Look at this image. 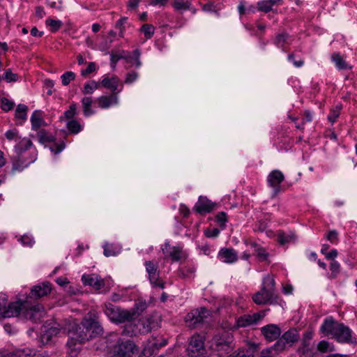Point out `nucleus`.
Wrapping results in <instances>:
<instances>
[{
	"mask_svg": "<svg viewBox=\"0 0 357 357\" xmlns=\"http://www.w3.org/2000/svg\"><path fill=\"white\" fill-rule=\"evenodd\" d=\"M321 331L326 335H332L340 342H349L351 338V330L332 318L325 319L321 326Z\"/></svg>",
	"mask_w": 357,
	"mask_h": 357,
	"instance_id": "obj_1",
	"label": "nucleus"
},
{
	"mask_svg": "<svg viewBox=\"0 0 357 357\" xmlns=\"http://www.w3.org/2000/svg\"><path fill=\"white\" fill-rule=\"evenodd\" d=\"M275 284L273 278H265L261 289L253 295V301L257 305L277 303L278 297L275 292Z\"/></svg>",
	"mask_w": 357,
	"mask_h": 357,
	"instance_id": "obj_2",
	"label": "nucleus"
},
{
	"mask_svg": "<svg viewBox=\"0 0 357 357\" xmlns=\"http://www.w3.org/2000/svg\"><path fill=\"white\" fill-rule=\"evenodd\" d=\"M105 313L112 322L116 323L130 322L138 316L135 310H124L112 303L105 304Z\"/></svg>",
	"mask_w": 357,
	"mask_h": 357,
	"instance_id": "obj_3",
	"label": "nucleus"
},
{
	"mask_svg": "<svg viewBox=\"0 0 357 357\" xmlns=\"http://www.w3.org/2000/svg\"><path fill=\"white\" fill-rule=\"evenodd\" d=\"M66 330H68L70 338V343L73 344L83 343L91 338V335L89 334V331H87V326L85 324V319L80 324L75 321L70 322Z\"/></svg>",
	"mask_w": 357,
	"mask_h": 357,
	"instance_id": "obj_4",
	"label": "nucleus"
},
{
	"mask_svg": "<svg viewBox=\"0 0 357 357\" xmlns=\"http://www.w3.org/2000/svg\"><path fill=\"white\" fill-rule=\"evenodd\" d=\"M211 312L206 307L192 310L185 316V321L192 328H198L208 322Z\"/></svg>",
	"mask_w": 357,
	"mask_h": 357,
	"instance_id": "obj_5",
	"label": "nucleus"
},
{
	"mask_svg": "<svg viewBox=\"0 0 357 357\" xmlns=\"http://www.w3.org/2000/svg\"><path fill=\"white\" fill-rule=\"evenodd\" d=\"M300 338L298 331L296 328H290L286 331L273 345L276 352H280L287 347L292 346Z\"/></svg>",
	"mask_w": 357,
	"mask_h": 357,
	"instance_id": "obj_6",
	"label": "nucleus"
},
{
	"mask_svg": "<svg viewBox=\"0 0 357 357\" xmlns=\"http://www.w3.org/2000/svg\"><path fill=\"white\" fill-rule=\"evenodd\" d=\"M137 347L130 340H119L114 348V354L111 357H132Z\"/></svg>",
	"mask_w": 357,
	"mask_h": 357,
	"instance_id": "obj_7",
	"label": "nucleus"
},
{
	"mask_svg": "<svg viewBox=\"0 0 357 357\" xmlns=\"http://www.w3.org/2000/svg\"><path fill=\"white\" fill-rule=\"evenodd\" d=\"M189 357H199L205 353L204 341L200 335H193L187 347Z\"/></svg>",
	"mask_w": 357,
	"mask_h": 357,
	"instance_id": "obj_8",
	"label": "nucleus"
},
{
	"mask_svg": "<svg viewBox=\"0 0 357 357\" xmlns=\"http://www.w3.org/2000/svg\"><path fill=\"white\" fill-rule=\"evenodd\" d=\"M140 54L139 50H134L132 54L130 52L126 54L124 51H123L122 54H116L112 52L110 54L111 67L112 68H115L116 62L121 59H125L126 62H131L132 59H134L136 61V67L139 68L142 65L139 59Z\"/></svg>",
	"mask_w": 357,
	"mask_h": 357,
	"instance_id": "obj_9",
	"label": "nucleus"
},
{
	"mask_svg": "<svg viewBox=\"0 0 357 357\" xmlns=\"http://www.w3.org/2000/svg\"><path fill=\"white\" fill-rule=\"evenodd\" d=\"M145 266L151 284L154 287L164 289L165 283L159 280V271H158L157 264L152 261H147L145 262Z\"/></svg>",
	"mask_w": 357,
	"mask_h": 357,
	"instance_id": "obj_10",
	"label": "nucleus"
},
{
	"mask_svg": "<svg viewBox=\"0 0 357 357\" xmlns=\"http://www.w3.org/2000/svg\"><path fill=\"white\" fill-rule=\"evenodd\" d=\"M22 314L26 319H29L33 322H37L40 321L43 318L45 314V311L43 307L40 305H36L28 307L24 304Z\"/></svg>",
	"mask_w": 357,
	"mask_h": 357,
	"instance_id": "obj_11",
	"label": "nucleus"
},
{
	"mask_svg": "<svg viewBox=\"0 0 357 357\" xmlns=\"http://www.w3.org/2000/svg\"><path fill=\"white\" fill-rule=\"evenodd\" d=\"M264 317V312H257L253 314L241 316L236 320L237 328H244L257 324Z\"/></svg>",
	"mask_w": 357,
	"mask_h": 357,
	"instance_id": "obj_12",
	"label": "nucleus"
},
{
	"mask_svg": "<svg viewBox=\"0 0 357 357\" xmlns=\"http://www.w3.org/2000/svg\"><path fill=\"white\" fill-rule=\"evenodd\" d=\"M24 305L20 302L10 303L8 306L6 305L2 312V317L4 318H10L18 316L20 313H23Z\"/></svg>",
	"mask_w": 357,
	"mask_h": 357,
	"instance_id": "obj_13",
	"label": "nucleus"
},
{
	"mask_svg": "<svg viewBox=\"0 0 357 357\" xmlns=\"http://www.w3.org/2000/svg\"><path fill=\"white\" fill-rule=\"evenodd\" d=\"M51 290L52 287L50 282H43L33 287L29 294V297L31 298H39L50 294Z\"/></svg>",
	"mask_w": 357,
	"mask_h": 357,
	"instance_id": "obj_14",
	"label": "nucleus"
},
{
	"mask_svg": "<svg viewBox=\"0 0 357 357\" xmlns=\"http://www.w3.org/2000/svg\"><path fill=\"white\" fill-rule=\"evenodd\" d=\"M284 178L283 174L279 170H273L269 174L268 182L274 188V195H276L280 191V183L283 181Z\"/></svg>",
	"mask_w": 357,
	"mask_h": 357,
	"instance_id": "obj_15",
	"label": "nucleus"
},
{
	"mask_svg": "<svg viewBox=\"0 0 357 357\" xmlns=\"http://www.w3.org/2000/svg\"><path fill=\"white\" fill-rule=\"evenodd\" d=\"M82 280L85 285L91 286L96 290H100L105 287L104 280L95 274L83 275Z\"/></svg>",
	"mask_w": 357,
	"mask_h": 357,
	"instance_id": "obj_16",
	"label": "nucleus"
},
{
	"mask_svg": "<svg viewBox=\"0 0 357 357\" xmlns=\"http://www.w3.org/2000/svg\"><path fill=\"white\" fill-rule=\"evenodd\" d=\"M100 84L105 88L110 90L112 93L118 94L122 89V86L120 89H118L119 79L116 76H112V77L105 76Z\"/></svg>",
	"mask_w": 357,
	"mask_h": 357,
	"instance_id": "obj_17",
	"label": "nucleus"
},
{
	"mask_svg": "<svg viewBox=\"0 0 357 357\" xmlns=\"http://www.w3.org/2000/svg\"><path fill=\"white\" fill-rule=\"evenodd\" d=\"M167 257H169L172 261H178L184 257L182 249L179 247L171 248L169 243H166L162 248Z\"/></svg>",
	"mask_w": 357,
	"mask_h": 357,
	"instance_id": "obj_18",
	"label": "nucleus"
},
{
	"mask_svg": "<svg viewBox=\"0 0 357 357\" xmlns=\"http://www.w3.org/2000/svg\"><path fill=\"white\" fill-rule=\"evenodd\" d=\"M261 333L266 340L271 342L280 337L281 330L278 326L270 324L261 328Z\"/></svg>",
	"mask_w": 357,
	"mask_h": 357,
	"instance_id": "obj_19",
	"label": "nucleus"
},
{
	"mask_svg": "<svg viewBox=\"0 0 357 357\" xmlns=\"http://www.w3.org/2000/svg\"><path fill=\"white\" fill-rule=\"evenodd\" d=\"M61 330L63 331H66V328L60 327L59 324H56V326H52L44 331L43 334L41 335V341L43 344H50L52 341V337L56 336Z\"/></svg>",
	"mask_w": 357,
	"mask_h": 357,
	"instance_id": "obj_20",
	"label": "nucleus"
},
{
	"mask_svg": "<svg viewBox=\"0 0 357 357\" xmlns=\"http://www.w3.org/2000/svg\"><path fill=\"white\" fill-rule=\"evenodd\" d=\"M85 324L87 326L89 334L91 335V338L102 333V328L100 323L91 317L85 318Z\"/></svg>",
	"mask_w": 357,
	"mask_h": 357,
	"instance_id": "obj_21",
	"label": "nucleus"
},
{
	"mask_svg": "<svg viewBox=\"0 0 357 357\" xmlns=\"http://www.w3.org/2000/svg\"><path fill=\"white\" fill-rule=\"evenodd\" d=\"M218 258L225 263H233L237 260V253L233 248H222L219 251Z\"/></svg>",
	"mask_w": 357,
	"mask_h": 357,
	"instance_id": "obj_22",
	"label": "nucleus"
},
{
	"mask_svg": "<svg viewBox=\"0 0 357 357\" xmlns=\"http://www.w3.org/2000/svg\"><path fill=\"white\" fill-rule=\"evenodd\" d=\"M197 212L199 213H209L214 208V204L206 197H199L198 202L195 206Z\"/></svg>",
	"mask_w": 357,
	"mask_h": 357,
	"instance_id": "obj_23",
	"label": "nucleus"
},
{
	"mask_svg": "<svg viewBox=\"0 0 357 357\" xmlns=\"http://www.w3.org/2000/svg\"><path fill=\"white\" fill-rule=\"evenodd\" d=\"M98 106L101 108L106 109L112 105H117L119 98L117 94L112 93L110 96H102L97 99Z\"/></svg>",
	"mask_w": 357,
	"mask_h": 357,
	"instance_id": "obj_24",
	"label": "nucleus"
},
{
	"mask_svg": "<svg viewBox=\"0 0 357 357\" xmlns=\"http://www.w3.org/2000/svg\"><path fill=\"white\" fill-rule=\"evenodd\" d=\"M214 346L229 345L233 344V336L228 332H222L215 335Z\"/></svg>",
	"mask_w": 357,
	"mask_h": 357,
	"instance_id": "obj_25",
	"label": "nucleus"
},
{
	"mask_svg": "<svg viewBox=\"0 0 357 357\" xmlns=\"http://www.w3.org/2000/svg\"><path fill=\"white\" fill-rule=\"evenodd\" d=\"M138 324L140 326L139 328V332L140 333H149L153 328L155 327V321L151 317L142 318L138 321Z\"/></svg>",
	"mask_w": 357,
	"mask_h": 357,
	"instance_id": "obj_26",
	"label": "nucleus"
},
{
	"mask_svg": "<svg viewBox=\"0 0 357 357\" xmlns=\"http://www.w3.org/2000/svg\"><path fill=\"white\" fill-rule=\"evenodd\" d=\"M246 243L254 248L255 255L260 261H266L268 260L269 254L264 248L261 247L255 242H247Z\"/></svg>",
	"mask_w": 357,
	"mask_h": 357,
	"instance_id": "obj_27",
	"label": "nucleus"
},
{
	"mask_svg": "<svg viewBox=\"0 0 357 357\" xmlns=\"http://www.w3.org/2000/svg\"><path fill=\"white\" fill-rule=\"evenodd\" d=\"M32 130H36L40 127L45 126V123L42 118V114L40 111L36 110L33 112L31 117Z\"/></svg>",
	"mask_w": 357,
	"mask_h": 357,
	"instance_id": "obj_28",
	"label": "nucleus"
},
{
	"mask_svg": "<svg viewBox=\"0 0 357 357\" xmlns=\"http://www.w3.org/2000/svg\"><path fill=\"white\" fill-rule=\"evenodd\" d=\"M292 38L287 33H279L276 36L274 44L278 47H284L285 45L291 44Z\"/></svg>",
	"mask_w": 357,
	"mask_h": 357,
	"instance_id": "obj_29",
	"label": "nucleus"
},
{
	"mask_svg": "<svg viewBox=\"0 0 357 357\" xmlns=\"http://www.w3.org/2000/svg\"><path fill=\"white\" fill-rule=\"evenodd\" d=\"M28 110L27 106L23 104L17 105L15 110V118L20 121L17 125H22V123L26 120V112Z\"/></svg>",
	"mask_w": 357,
	"mask_h": 357,
	"instance_id": "obj_30",
	"label": "nucleus"
},
{
	"mask_svg": "<svg viewBox=\"0 0 357 357\" xmlns=\"http://www.w3.org/2000/svg\"><path fill=\"white\" fill-rule=\"evenodd\" d=\"M277 240L281 245H285L291 242H294L296 236L293 233L286 234L283 231L278 233Z\"/></svg>",
	"mask_w": 357,
	"mask_h": 357,
	"instance_id": "obj_31",
	"label": "nucleus"
},
{
	"mask_svg": "<svg viewBox=\"0 0 357 357\" xmlns=\"http://www.w3.org/2000/svg\"><path fill=\"white\" fill-rule=\"evenodd\" d=\"M32 146V142L29 139H20L15 148L18 153H21L28 150Z\"/></svg>",
	"mask_w": 357,
	"mask_h": 357,
	"instance_id": "obj_32",
	"label": "nucleus"
},
{
	"mask_svg": "<svg viewBox=\"0 0 357 357\" xmlns=\"http://www.w3.org/2000/svg\"><path fill=\"white\" fill-rule=\"evenodd\" d=\"M138 333H139V329H137L136 325L130 323L125 326L121 334L123 335L132 337L137 335Z\"/></svg>",
	"mask_w": 357,
	"mask_h": 357,
	"instance_id": "obj_33",
	"label": "nucleus"
},
{
	"mask_svg": "<svg viewBox=\"0 0 357 357\" xmlns=\"http://www.w3.org/2000/svg\"><path fill=\"white\" fill-rule=\"evenodd\" d=\"M254 351L255 349L251 347L242 348L240 349L236 354H234L229 357H254Z\"/></svg>",
	"mask_w": 357,
	"mask_h": 357,
	"instance_id": "obj_34",
	"label": "nucleus"
},
{
	"mask_svg": "<svg viewBox=\"0 0 357 357\" xmlns=\"http://www.w3.org/2000/svg\"><path fill=\"white\" fill-rule=\"evenodd\" d=\"M332 60L335 63L336 67L340 70L350 68L339 54H333L332 55Z\"/></svg>",
	"mask_w": 357,
	"mask_h": 357,
	"instance_id": "obj_35",
	"label": "nucleus"
},
{
	"mask_svg": "<svg viewBox=\"0 0 357 357\" xmlns=\"http://www.w3.org/2000/svg\"><path fill=\"white\" fill-rule=\"evenodd\" d=\"M82 103L84 114L86 116L91 115L93 113V110L91 109L92 98L91 97H84L82 100Z\"/></svg>",
	"mask_w": 357,
	"mask_h": 357,
	"instance_id": "obj_36",
	"label": "nucleus"
},
{
	"mask_svg": "<svg viewBox=\"0 0 357 357\" xmlns=\"http://www.w3.org/2000/svg\"><path fill=\"white\" fill-rule=\"evenodd\" d=\"M100 85V82L92 80L85 84L82 92L84 94H91L94 90L99 89Z\"/></svg>",
	"mask_w": 357,
	"mask_h": 357,
	"instance_id": "obj_37",
	"label": "nucleus"
},
{
	"mask_svg": "<svg viewBox=\"0 0 357 357\" xmlns=\"http://www.w3.org/2000/svg\"><path fill=\"white\" fill-rule=\"evenodd\" d=\"M103 253L105 257L115 256L119 252V248L116 246L114 245L113 244H109L108 243H106L103 245Z\"/></svg>",
	"mask_w": 357,
	"mask_h": 357,
	"instance_id": "obj_38",
	"label": "nucleus"
},
{
	"mask_svg": "<svg viewBox=\"0 0 357 357\" xmlns=\"http://www.w3.org/2000/svg\"><path fill=\"white\" fill-rule=\"evenodd\" d=\"M234 348V344L215 346V349L218 355L223 357L224 356L229 354Z\"/></svg>",
	"mask_w": 357,
	"mask_h": 357,
	"instance_id": "obj_39",
	"label": "nucleus"
},
{
	"mask_svg": "<svg viewBox=\"0 0 357 357\" xmlns=\"http://www.w3.org/2000/svg\"><path fill=\"white\" fill-rule=\"evenodd\" d=\"M173 7L176 10H185L190 9V3L188 1L174 0Z\"/></svg>",
	"mask_w": 357,
	"mask_h": 357,
	"instance_id": "obj_40",
	"label": "nucleus"
},
{
	"mask_svg": "<svg viewBox=\"0 0 357 357\" xmlns=\"http://www.w3.org/2000/svg\"><path fill=\"white\" fill-rule=\"evenodd\" d=\"M258 9L264 13H268L272 10L274 6L270 0L261 1L257 3Z\"/></svg>",
	"mask_w": 357,
	"mask_h": 357,
	"instance_id": "obj_41",
	"label": "nucleus"
},
{
	"mask_svg": "<svg viewBox=\"0 0 357 357\" xmlns=\"http://www.w3.org/2000/svg\"><path fill=\"white\" fill-rule=\"evenodd\" d=\"M67 128L73 134L78 133L82 129L80 123L75 120L69 121L67 123Z\"/></svg>",
	"mask_w": 357,
	"mask_h": 357,
	"instance_id": "obj_42",
	"label": "nucleus"
},
{
	"mask_svg": "<svg viewBox=\"0 0 357 357\" xmlns=\"http://www.w3.org/2000/svg\"><path fill=\"white\" fill-rule=\"evenodd\" d=\"M46 24L50 26L51 31L52 32H56L58 31L62 26L63 23L60 20H55L52 19H47L46 20Z\"/></svg>",
	"mask_w": 357,
	"mask_h": 357,
	"instance_id": "obj_43",
	"label": "nucleus"
},
{
	"mask_svg": "<svg viewBox=\"0 0 357 357\" xmlns=\"http://www.w3.org/2000/svg\"><path fill=\"white\" fill-rule=\"evenodd\" d=\"M61 78L62 80V84L63 86H67L72 80L75 79V74L73 72L68 71L63 74Z\"/></svg>",
	"mask_w": 357,
	"mask_h": 357,
	"instance_id": "obj_44",
	"label": "nucleus"
},
{
	"mask_svg": "<svg viewBox=\"0 0 357 357\" xmlns=\"http://www.w3.org/2000/svg\"><path fill=\"white\" fill-rule=\"evenodd\" d=\"M341 108L340 105H336L335 108L331 110V112L328 116V119L330 122L334 123L336 121L337 118L340 115Z\"/></svg>",
	"mask_w": 357,
	"mask_h": 357,
	"instance_id": "obj_45",
	"label": "nucleus"
},
{
	"mask_svg": "<svg viewBox=\"0 0 357 357\" xmlns=\"http://www.w3.org/2000/svg\"><path fill=\"white\" fill-rule=\"evenodd\" d=\"M2 78L6 79L8 82H11L17 81L19 76L17 74L13 73L10 69H8L2 76Z\"/></svg>",
	"mask_w": 357,
	"mask_h": 357,
	"instance_id": "obj_46",
	"label": "nucleus"
},
{
	"mask_svg": "<svg viewBox=\"0 0 357 357\" xmlns=\"http://www.w3.org/2000/svg\"><path fill=\"white\" fill-rule=\"evenodd\" d=\"M142 31L144 33L146 38H150L153 35L154 28L151 24H144L141 28Z\"/></svg>",
	"mask_w": 357,
	"mask_h": 357,
	"instance_id": "obj_47",
	"label": "nucleus"
},
{
	"mask_svg": "<svg viewBox=\"0 0 357 357\" xmlns=\"http://www.w3.org/2000/svg\"><path fill=\"white\" fill-rule=\"evenodd\" d=\"M7 139L17 142L20 137L18 135V131L16 129L9 130L5 133Z\"/></svg>",
	"mask_w": 357,
	"mask_h": 357,
	"instance_id": "obj_48",
	"label": "nucleus"
},
{
	"mask_svg": "<svg viewBox=\"0 0 357 357\" xmlns=\"http://www.w3.org/2000/svg\"><path fill=\"white\" fill-rule=\"evenodd\" d=\"M127 17H122L116 23V28L119 29V36L123 38L125 29V24L127 22Z\"/></svg>",
	"mask_w": 357,
	"mask_h": 357,
	"instance_id": "obj_49",
	"label": "nucleus"
},
{
	"mask_svg": "<svg viewBox=\"0 0 357 357\" xmlns=\"http://www.w3.org/2000/svg\"><path fill=\"white\" fill-rule=\"evenodd\" d=\"M116 35V32H114V31H110L109 32V36H110V38L107 39L105 44L101 45L100 50L102 51L107 50L111 43L113 42V38H114Z\"/></svg>",
	"mask_w": 357,
	"mask_h": 357,
	"instance_id": "obj_50",
	"label": "nucleus"
},
{
	"mask_svg": "<svg viewBox=\"0 0 357 357\" xmlns=\"http://www.w3.org/2000/svg\"><path fill=\"white\" fill-rule=\"evenodd\" d=\"M1 107L4 111L11 110L14 107V102L9 100L6 98H2L1 99Z\"/></svg>",
	"mask_w": 357,
	"mask_h": 357,
	"instance_id": "obj_51",
	"label": "nucleus"
},
{
	"mask_svg": "<svg viewBox=\"0 0 357 357\" xmlns=\"http://www.w3.org/2000/svg\"><path fill=\"white\" fill-rule=\"evenodd\" d=\"M9 357H38L36 355H32L31 352L25 350L16 351L13 353Z\"/></svg>",
	"mask_w": 357,
	"mask_h": 357,
	"instance_id": "obj_52",
	"label": "nucleus"
},
{
	"mask_svg": "<svg viewBox=\"0 0 357 357\" xmlns=\"http://www.w3.org/2000/svg\"><path fill=\"white\" fill-rule=\"evenodd\" d=\"M77 105L73 103L70 105L69 109L64 112V116L66 119H72L76 114Z\"/></svg>",
	"mask_w": 357,
	"mask_h": 357,
	"instance_id": "obj_53",
	"label": "nucleus"
},
{
	"mask_svg": "<svg viewBox=\"0 0 357 357\" xmlns=\"http://www.w3.org/2000/svg\"><path fill=\"white\" fill-rule=\"evenodd\" d=\"M138 73L135 71H130L126 74L125 83L131 84L134 82L138 78Z\"/></svg>",
	"mask_w": 357,
	"mask_h": 357,
	"instance_id": "obj_54",
	"label": "nucleus"
},
{
	"mask_svg": "<svg viewBox=\"0 0 357 357\" xmlns=\"http://www.w3.org/2000/svg\"><path fill=\"white\" fill-rule=\"evenodd\" d=\"M96 63L93 62H90L88 64L87 68L85 70H82L81 71V75L82 76H86V75L96 71Z\"/></svg>",
	"mask_w": 357,
	"mask_h": 357,
	"instance_id": "obj_55",
	"label": "nucleus"
},
{
	"mask_svg": "<svg viewBox=\"0 0 357 357\" xmlns=\"http://www.w3.org/2000/svg\"><path fill=\"white\" fill-rule=\"evenodd\" d=\"M317 348L321 352H326L328 351L333 350V348H330V344L326 341H321L318 344Z\"/></svg>",
	"mask_w": 357,
	"mask_h": 357,
	"instance_id": "obj_56",
	"label": "nucleus"
},
{
	"mask_svg": "<svg viewBox=\"0 0 357 357\" xmlns=\"http://www.w3.org/2000/svg\"><path fill=\"white\" fill-rule=\"evenodd\" d=\"M216 219L221 227H224L227 222V215L225 212H220L216 215Z\"/></svg>",
	"mask_w": 357,
	"mask_h": 357,
	"instance_id": "obj_57",
	"label": "nucleus"
},
{
	"mask_svg": "<svg viewBox=\"0 0 357 357\" xmlns=\"http://www.w3.org/2000/svg\"><path fill=\"white\" fill-rule=\"evenodd\" d=\"M38 137L40 142L42 143L52 141V137L48 136L45 130H41L38 132Z\"/></svg>",
	"mask_w": 357,
	"mask_h": 357,
	"instance_id": "obj_58",
	"label": "nucleus"
},
{
	"mask_svg": "<svg viewBox=\"0 0 357 357\" xmlns=\"http://www.w3.org/2000/svg\"><path fill=\"white\" fill-rule=\"evenodd\" d=\"M327 239L332 243H335L337 241V232L335 230L330 231L327 236Z\"/></svg>",
	"mask_w": 357,
	"mask_h": 357,
	"instance_id": "obj_59",
	"label": "nucleus"
},
{
	"mask_svg": "<svg viewBox=\"0 0 357 357\" xmlns=\"http://www.w3.org/2000/svg\"><path fill=\"white\" fill-rule=\"evenodd\" d=\"M20 241H21V243L23 245H27V246H32V245L34 243L33 240L29 236H27V235L22 236L20 238Z\"/></svg>",
	"mask_w": 357,
	"mask_h": 357,
	"instance_id": "obj_60",
	"label": "nucleus"
},
{
	"mask_svg": "<svg viewBox=\"0 0 357 357\" xmlns=\"http://www.w3.org/2000/svg\"><path fill=\"white\" fill-rule=\"evenodd\" d=\"M25 167L26 165H23V162L19 159L13 162L12 170L22 171Z\"/></svg>",
	"mask_w": 357,
	"mask_h": 357,
	"instance_id": "obj_61",
	"label": "nucleus"
},
{
	"mask_svg": "<svg viewBox=\"0 0 357 357\" xmlns=\"http://www.w3.org/2000/svg\"><path fill=\"white\" fill-rule=\"evenodd\" d=\"M275 350L273 346L271 348L263 350L261 352L260 357H273V351Z\"/></svg>",
	"mask_w": 357,
	"mask_h": 357,
	"instance_id": "obj_62",
	"label": "nucleus"
},
{
	"mask_svg": "<svg viewBox=\"0 0 357 357\" xmlns=\"http://www.w3.org/2000/svg\"><path fill=\"white\" fill-rule=\"evenodd\" d=\"M288 60L292 61L296 67H301L303 65L304 63L303 60L295 61L294 55L293 54H291L288 56Z\"/></svg>",
	"mask_w": 357,
	"mask_h": 357,
	"instance_id": "obj_63",
	"label": "nucleus"
},
{
	"mask_svg": "<svg viewBox=\"0 0 357 357\" xmlns=\"http://www.w3.org/2000/svg\"><path fill=\"white\" fill-rule=\"evenodd\" d=\"M337 251L336 250L333 249L331 251H330L329 252H327V254H326L325 256L327 259L333 261L334 259L337 257Z\"/></svg>",
	"mask_w": 357,
	"mask_h": 357,
	"instance_id": "obj_64",
	"label": "nucleus"
}]
</instances>
